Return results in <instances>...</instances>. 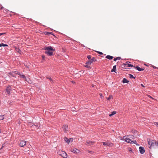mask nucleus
Here are the masks:
<instances>
[{
	"label": "nucleus",
	"instance_id": "f257e3e1",
	"mask_svg": "<svg viewBox=\"0 0 158 158\" xmlns=\"http://www.w3.org/2000/svg\"><path fill=\"white\" fill-rule=\"evenodd\" d=\"M147 141L150 148H151L152 147L155 145L158 147V142L154 140H152L149 139H148Z\"/></svg>",
	"mask_w": 158,
	"mask_h": 158
},
{
	"label": "nucleus",
	"instance_id": "f03ea898",
	"mask_svg": "<svg viewBox=\"0 0 158 158\" xmlns=\"http://www.w3.org/2000/svg\"><path fill=\"white\" fill-rule=\"evenodd\" d=\"M14 73L15 74H18V75H19L21 78H26V77L25 76H24V75L22 73H20L19 72H17V73H16V72H13L12 73H9V75H11V76H13V77H14L13 76V73Z\"/></svg>",
	"mask_w": 158,
	"mask_h": 158
},
{
	"label": "nucleus",
	"instance_id": "7ed1b4c3",
	"mask_svg": "<svg viewBox=\"0 0 158 158\" xmlns=\"http://www.w3.org/2000/svg\"><path fill=\"white\" fill-rule=\"evenodd\" d=\"M128 136H124L123 137V138L121 139L123 140H125L126 142H127L128 143H131V140L129 139V138L127 137Z\"/></svg>",
	"mask_w": 158,
	"mask_h": 158
},
{
	"label": "nucleus",
	"instance_id": "20e7f679",
	"mask_svg": "<svg viewBox=\"0 0 158 158\" xmlns=\"http://www.w3.org/2000/svg\"><path fill=\"white\" fill-rule=\"evenodd\" d=\"M70 150L71 152L76 154L80 152V151L78 149L76 148H71L70 149Z\"/></svg>",
	"mask_w": 158,
	"mask_h": 158
},
{
	"label": "nucleus",
	"instance_id": "39448f33",
	"mask_svg": "<svg viewBox=\"0 0 158 158\" xmlns=\"http://www.w3.org/2000/svg\"><path fill=\"white\" fill-rule=\"evenodd\" d=\"M102 143L103 144L105 145V146H109L110 147H112L113 145V143L109 142H102Z\"/></svg>",
	"mask_w": 158,
	"mask_h": 158
},
{
	"label": "nucleus",
	"instance_id": "423d86ee",
	"mask_svg": "<svg viewBox=\"0 0 158 158\" xmlns=\"http://www.w3.org/2000/svg\"><path fill=\"white\" fill-rule=\"evenodd\" d=\"M26 141L23 140H20L19 144L21 147H23L26 145Z\"/></svg>",
	"mask_w": 158,
	"mask_h": 158
},
{
	"label": "nucleus",
	"instance_id": "0eeeda50",
	"mask_svg": "<svg viewBox=\"0 0 158 158\" xmlns=\"http://www.w3.org/2000/svg\"><path fill=\"white\" fill-rule=\"evenodd\" d=\"M62 129L64 132H66L68 131V126L67 125H64L63 126Z\"/></svg>",
	"mask_w": 158,
	"mask_h": 158
},
{
	"label": "nucleus",
	"instance_id": "6e6552de",
	"mask_svg": "<svg viewBox=\"0 0 158 158\" xmlns=\"http://www.w3.org/2000/svg\"><path fill=\"white\" fill-rule=\"evenodd\" d=\"M64 158H66L67 156V153L65 152H64L62 151L61 153L60 154Z\"/></svg>",
	"mask_w": 158,
	"mask_h": 158
},
{
	"label": "nucleus",
	"instance_id": "1a4fd4ad",
	"mask_svg": "<svg viewBox=\"0 0 158 158\" xmlns=\"http://www.w3.org/2000/svg\"><path fill=\"white\" fill-rule=\"evenodd\" d=\"M45 53L49 56H51L52 55L53 52L52 51L45 50Z\"/></svg>",
	"mask_w": 158,
	"mask_h": 158
},
{
	"label": "nucleus",
	"instance_id": "9d476101",
	"mask_svg": "<svg viewBox=\"0 0 158 158\" xmlns=\"http://www.w3.org/2000/svg\"><path fill=\"white\" fill-rule=\"evenodd\" d=\"M96 61L95 58L94 57H93L92 59H91L90 60L86 62L87 64H89V65H90L94 61Z\"/></svg>",
	"mask_w": 158,
	"mask_h": 158
},
{
	"label": "nucleus",
	"instance_id": "9b49d317",
	"mask_svg": "<svg viewBox=\"0 0 158 158\" xmlns=\"http://www.w3.org/2000/svg\"><path fill=\"white\" fill-rule=\"evenodd\" d=\"M139 151L141 154H143L145 152V150L144 148L142 147H140L139 148Z\"/></svg>",
	"mask_w": 158,
	"mask_h": 158
},
{
	"label": "nucleus",
	"instance_id": "f8f14e48",
	"mask_svg": "<svg viewBox=\"0 0 158 158\" xmlns=\"http://www.w3.org/2000/svg\"><path fill=\"white\" fill-rule=\"evenodd\" d=\"M11 87L10 86L7 87L6 89V92L8 94H10V92Z\"/></svg>",
	"mask_w": 158,
	"mask_h": 158
},
{
	"label": "nucleus",
	"instance_id": "ddd939ff",
	"mask_svg": "<svg viewBox=\"0 0 158 158\" xmlns=\"http://www.w3.org/2000/svg\"><path fill=\"white\" fill-rule=\"evenodd\" d=\"M70 140H72V141H73V139L70 138L69 139H67V138L65 137L64 138V140L66 142V143H69L70 142Z\"/></svg>",
	"mask_w": 158,
	"mask_h": 158
},
{
	"label": "nucleus",
	"instance_id": "4468645a",
	"mask_svg": "<svg viewBox=\"0 0 158 158\" xmlns=\"http://www.w3.org/2000/svg\"><path fill=\"white\" fill-rule=\"evenodd\" d=\"M45 50H48L49 51H52L53 50V48L51 46H49L45 48Z\"/></svg>",
	"mask_w": 158,
	"mask_h": 158
},
{
	"label": "nucleus",
	"instance_id": "2eb2a0df",
	"mask_svg": "<svg viewBox=\"0 0 158 158\" xmlns=\"http://www.w3.org/2000/svg\"><path fill=\"white\" fill-rule=\"evenodd\" d=\"M135 68L136 69L139 71H142L144 70V69L141 68L139 67L138 66H136V67H135Z\"/></svg>",
	"mask_w": 158,
	"mask_h": 158
},
{
	"label": "nucleus",
	"instance_id": "dca6fc26",
	"mask_svg": "<svg viewBox=\"0 0 158 158\" xmlns=\"http://www.w3.org/2000/svg\"><path fill=\"white\" fill-rule=\"evenodd\" d=\"M94 142L90 141H87L86 143V145H87L88 144H89L90 145H93L94 144Z\"/></svg>",
	"mask_w": 158,
	"mask_h": 158
},
{
	"label": "nucleus",
	"instance_id": "f3484780",
	"mask_svg": "<svg viewBox=\"0 0 158 158\" xmlns=\"http://www.w3.org/2000/svg\"><path fill=\"white\" fill-rule=\"evenodd\" d=\"M113 57L112 56H110V55H107L106 56V58H107L109 60H111L113 59Z\"/></svg>",
	"mask_w": 158,
	"mask_h": 158
},
{
	"label": "nucleus",
	"instance_id": "a211bd4d",
	"mask_svg": "<svg viewBox=\"0 0 158 158\" xmlns=\"http://www.w3.org/2000/svg\"><path fill=\"white\" fill-rule=\"evenodd\" d=\"M122 82L123 83H128L129 82V81L127 80L126 79L124 78Z\"/></svg>",
	"mask_w": 158,
	"mask_h": 158
},
{
	"label": "nucleus",
	"instance_id": "6ab92c4d",
	"mask_svg": "<svg viewBox=\"0 0 158 158\" xmlns=\"http://www.w3.org/2000/svg\"><path fill=\"white\" fill-rule=\"evenodd\" d=\"M116 70V66L114 65L113 66V69L111 70V72H115V71Z\"/></svg>",
	"mask_w": 158,
	"mask_h": 158
},
{
	"label": "nucleus",
	"instance_id": "aec40b11",
	"mask_svg": "<svg viewBox=\"0 0 158 158\" xmlns=\"http://www.w3.org/2000/svg\"><path fill=\"white\" fill-rule=\"evenodd\" d=\"M116 114V111H114L112 112L111 114L109 115V116L111 117Z\"/></svg>",
	"mask_w": 158,
	"mask_h": 158
},
{
	"label": "nucleus",
	"instance_id": "412c9836",
	"mask_svg": "<svg viewBox=\"0 0 158 158\" xmlns=\"http://www.w3.org/2000/svg\"><path fill=\"white\" fill-rule=\"evenodd\" d=\"M113 96L112 95H110L109 96V97L108 98H106L108 100H110L111 99H112L113 98Z\"/></svg>",
	"mask_w": 158,
	"mask_h": 158
},
{
	"label": "nucleus",
	"instance_id": "4be33fe9",
	"mask_svg": "<svg viewBox=\"0 0 158 158\" xmlns=\"http://www.w3.org/2000/svg\"><path fill=\"white\" fill-rule=\"evenodd\" d=\"M121 59V57H116V58H115L114 60V61H116L117 60H119Z\"/></svg>",
	"mask_w": 158,
	"mask_h": 158
},
{
	"label": "nucleus",
	"instance_id": "5701e85b",
	"mask_svg": "<svg viewBox=\"0 0 158 158\" xmlns=\"http://www.w3.org/2000/svg\"><path fill=\"white\" fill-rule=\"evenodd\" d=\"M129 77L130 78H133L134 79H135V77H134V76H133L132 75H131V74H129Z\"/></svg>",
	"mask_w": 158,
	"mask_h": 158
},
{
	"label": "nucleus",
	"instance_id": "b1692460",
	"mask_svg": "<svg viewBox=\"0 0 158 158\" xmlns=\"http://www.w3.org/2000/svg\"><path fill=\"white\" fill-rule=\"evenodd\" d=\"M90 65H89V64H87L86 63H85V66L87 68H90Z\"/></svg>",
	"mask_w": 158,
	"mask_h": 158
},
{
	"label": "nucleus",
	"instance_id": "393cba45",
	"mask_svg": "<svg viewBox=\"0 0 158 158\" xmlns=\"http://www.w3.org/2000/svg\"><path fill=\"white\" fill-rule=\"evenodd\" d=\"M4 119V115H1L0 116V120H2Z\"/></svg>",
	"mask_w": 158,
	"mask_h": 158
},
{
	"label": "nucleus",
	"instance_id": "a878e982",
	"mask_svg": "<svg viewBox=\"0 0 158 158\" xmlns=\"http://www.w3.org/2000/svg\"><path fill=\"white\" fill-rule=\"evenodd\" d=\"M131 143H135V144H136V141L135 140H133V141H132L131 140Z\"/></svg>",
	"mask_w": 158,
	"mask_h": 158
},
{
	"label": "nucleus",
	"instance_id": "bb28decb",
	"mask_svg": "<svg viewBox=\"0 0 158 158\" xmlns=\"http://www.w3.org/2000/svg\"><path fill=\"white\" fill-rule=\"evenodd\" d=\"M2 44V45H1V47L2 46H3V47H7L8 46V45L7 44H4L3 43H1Z\"/></svg>",
	"mask_w": 158,
	"mask_h": 158
},
{
	"label": "nucleus",
	"instance_id": "cd10ccee",
	"mask_svg": "<svg viewBox=\"0 0 158 158\" xmlns=\"http://www.w3.org/2000/svg\"><path fill=\"white\" fill-rule=\"evenodd\" d=\"M128 67H134V68L135 67V66H133L132 64H128Z\"/></svg>",
	"mask_w": 158,
	"mask_h": 158
},
{
	"label": "nucleus",
	"instance_id": "c85d7f7f",
	"mask_svg": "<svg viewBox=\"0 0 158 158\" xmlns=\"http://www.w3.org/2000/svg\"><path fill=\"white\" fill-rule=\"evenodd\" d=\"M51 34V32H46V35H49V34Z\"/></svg>",
	"mask_w": 158,
	"mask_h": 158
},
{
	"label": "nucleus",
	"instance_id": "c756f323",
	"mask_svg": "<svg viewBox=\"0 0 158 158\" xmlns=\"http://www.w3.org/2000/svg\"><path fill=\"white\" fill-rule=\"evenodd\" d=\"M87 57L89 60L91 59V56L90 55L88 56Z\"/></svg>",
	"mask_w": 158,
	"mask_h": 158
},
{
	"label": "nucleus",
	"instance_id": "7c9ffc66",
	"mask_svg": "<svg viewBox=\"0 0 158 158\" xmlns=\"http://www.w3.org/2000/svg\"><path fill=\"white\" fill-rule=\"evenodd\" d=\"M96 52H97L100 55H102L103 54V53L97 51Z\"/></svg>",
	"mask_w": 158,
	"mask_h": 158
},
{
	"label": "nucleus",
	"instance_id": "2f4dec72",
	"mask_svg": "<svg viewBox=\"0 0 158 158\" xmlns=\"http://www.w3.org/2000/svg\"><path fill=\"white\" fill-rule=\"evenodd\" d=\"M99 95L100 96V97L101 98H102L103 97V95L102 94L100 93L99 94Z\"/></svg>",
	"mask_w": 158,
	"mask_h": 158
},
{
	"label": "nucleus",
	"instance_id": "473e14b6",
	"mask_svg": "<svg viewBox=\"0 0 158 158\" xmlns=\"http://www.w3.org/2000/svg\"><path fill=\"white\" fill-rule=\"evenodd\" d=\"M16 51H17V52H19V53H20V52L21 51L19 49H17L16 50Z\"/></svg>",
	"mask_w": 158,
	"mask_h": 158
},
{
	"label": "nucleus",
	"instance_id": "72a5a7b5",
	"mask_svg": "<svg viewBox=\"0 0 158 158\" xmlns=\"http://www.w3.org/2000/svg\"><path fill=\"white\" fill-rule=\"evenodd\" d=\"M48 79H49L51 81L52 80V79H51V77H47V78Z\"/></svg>",
	"mask_w": 158,
	"mask_h": 158
},
{
	"label": "nucleus",
	"instance_id": "f704fd0d",
	"mask_svg": "<svg viewBox=\"0 0 158 158\" xmlns=\"http://www.w3.org/2000/svg\"><path fill=\"white\" fill-rule=\"evenodd\" d=\"M42 58L43 60H44L45 58V56H42Z\"/></svg>",
	"mask_w": 158,
	"mask_h": 158
},
{
	"label": "nucleus",
	"instance_id": "c9c22d12",
	"mask_svg": "<svg viewBox=\"0 0 158 158\" xmlns=\"http://www.w3.org/2000/svg\"><path fill=\"white\" fill-rule=\"evenodd\" d=\"M5 33H0V35H1L3 34H5Z\"/></svg>",
	"mask_w": 158,
	"mask_h": 158
},
{
	"label": "nucleus",
	"instance_id": "e433bc0d",
	"mask_svg": "<svg viewBox=\"0 0 158 158\" xmlns=\"http://www.w3.org/2000/svg\"><path fill=\"white\" fill-rule=\"evenodd\" d=\"M152 66L153 68L154 69L156 68V67L155 66H154L153 65Z\"/></svg>",
	"mask_w": 158,
	"mask_h": 158
},
{
	"label": "nucleus",
	"instance_id": "4c0bfd02",
	"mask_svg": "<svg viewBox=\"0 0 158 158\" xmlns=\"http://www.w3.org/2000/svg\"><path fill=\"white\" fill-rule=\"evenodd\" d=\"M155 125H158V122H155L154 124Z\"/></svg>",
	"mask_w": 158,
	"mask_h": 158
},
{
	"label": "nucleus",
	"instance_id": "58836bf2",
	"mask_svg": "<svg viewBox=\"0 0 158 158\" xmlns=\"http://www.w3.org/2000/svg\"><path fill=\"white\" fill-rule=\"evenodd\" d=\"M141 86L143 87H144V86L143 85V84H141Z\"/></svg>",
	"mask_w": 158,
	"mask_h": 158
},
{
	"label": "nucleus",
	"instance_id": "ea45409f",
	"mask_svg": "<svg viewBox=\"0 0 158 158\" xmlns=\"http://www.w3.org/2000/svg\"><path fill=\"white\" fill-rule=\"evenodd\" d=\"M150 98H152V99H153V98H152L151 96H150V95H148V96Z\"/></svg>",
	"mask_w": 158,
	"mask_h": 158
},
{
	"label": "nucleus",
	"instance_id": "a19ab883",
	"mask_svg": "<svg viewBox=\"0 0 158 158\" xmlns=\"http://www.w3.org/2000/svg\"><path fill=\"white\" fill-rule=\"evenodd\" d=\"M129 151H130V152H132V150H131V148H130V149L129 150Z\"/></svg>",
	"mask_w": 158,
	"mask_h": 158
},
{
	"label": "nucleus",
	"instance_id": "79ce46f5",
	"mask_svg": "<svg viewBox=\"0 0 158 158\" xmlns=\"http://www.w3.org/2000/svg\"><path fill=\"white\" fill-rule=\"evenodd\" d=\"M2 44L0 43V47H1Z\"/></svg>",
	"mask_w": 158,
	"mask_h": 158
},
{
	"label": "nucleus",
	"instance_id": "37998d69",
	"mask_svg": "<svg viewBox=\"0 0 158 158\" xmlns=\"http://www.w3.org/2000/svg\"><path fill=\"white\" fill-rule=\"evenodd\" d=\"M88 152L89 153H91V152L89 151V152Z\"/></svg>",
	"mask_w": 158,
	"mask_h": 158
},
{
	"label": "nucleus",
	"instance_id": "c03bdc74",
	"mask_svg": "<svg viewBox=\"0 0 158 158\" xmlns=\"http://www.w3.org/2000/svg\"><path fill=\"white\" fill-rule=\"evenodd\" d=\"M4 145V144H3V145H2V147H3V146H4V145Z\"/></svg>",
	"mask_w": 158,
	"mask_h": 158
},
{
	"label": "nucleus",
	"instance_id": "a18cd8bd",
	"mask_svg": "<svg viewBox=\"0 0 158 158\" xmlns=\"http://www.w3.org/2000/svg\"><path fill=\"white\" fill-rule=\"evenodd\" d=\"M129 136H132V135H130Z\"/></svg>",
	"mask_w": 158,
	"mask_h": 158
}]
</instances>
